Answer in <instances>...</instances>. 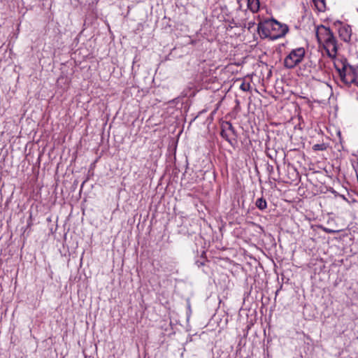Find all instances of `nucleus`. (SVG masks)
I'll return each instance as SVG.
<instances>
[{"label":"nucleus","mask_w":358,"mask_h":358,"mask_svg":"<svg viewBox=\"0 0 358 358\" xmlns=\"http://www.w3.org/2000/svg\"><path fill=\"white\" fill-rule=\"evenodd\" d=\"M240 89L243 92H248L250 90V85L249 83L242 82Z\"/></svg>","instance_id":"obj_8"},{"label":"nucleus","mask_w":358,"mask_h":358,"mask_svg":"<svg viewBox=\"0 0 358 358\" xmlns=\"http://www.w3.org/2000/svg\"><path fill=\"white\" fill-rule=\"evenodd\" d=\"M324 230L325 231H327V233H329V234H332V233L336 232V231H334V230H331V229H324Z\"/></svg>","instance_id":"obj_14"},{"label":"nucleus","mask_w":358,"mask_h":358,"mask_svg":"<svg viewBox=\"0 0 358 358\" xmlns=\"http://www.w3.org/2000/svg\"><path fill=\"white\" fill-rule=\"evenodd\" d=\"M259 0H248V8L253 13H257L259 9Z\"/></svg>","instance_id":"obj_6"},{"label":"nucleus","mask_w":358,"mask_h":358,"mask_svg":"<svg viewBox=\"0 0 358 358\" xmlns=\"http://www.w3.org/2000/svg\"><path fill=\"white\" fill-rule=\"evenodd\" d=\"M258 32L266 38L275 40L284 36L288 31V27L274 19L259 22L257 26Z\"/></svg>","instance_id":"obj_1"},{"label":"nucleus","mask_w":358,"mask_h":358,"mask_svg":"<svg viewBox=\"0 0 358 358\" xmlns=\"http://www.w3.org/2000/svg\"><path fill=\"white\" fill-rule=\"evenodd\" d=\"M221 135L223 138H224L227 141H229V139L228 138V135L227 132L224 130H222L221 132Z\"/></svg>","instance_id":"obj_12"},{"label":"nucleus","mask_w":358,"mask_h":358,"mask_svg":"<svg viewBox=\"0 0 358 358\" xmlns=\"http://www.w3.org/2000/svg\"><path fill=\"white\" fill-rule=\"evenodd\" d=\"M316 36L320 44L326 50L327 55L335 58L338 50L337 41L329 28L321 25L317 28Z\"/></svg>","instance_id":"obj_2"},{"label":"nucleus","mask_w":358,"mask_h":358,"mask_svg":"<svg viewBox=\"0 0 358 358\" xmlns=\"http://www.w3.org/2000/svg\"><path fill=\"white\" fill-rule=\"evenodd\" d=\"M326 149V146L324 143L322 144H315L313 145L314 150H324Z\"/></svg>","instance_id":"obj_9"},{"label":"nucleus","mask_w":358,"mask_h":358,"mask_svg":"<svg viewBox=\"0 0 358 358\" xmlns=\"http://www.w3.org/2000/svg\"><path fill=\"white\" fill-rule=\"evenodd\" d=\"M255 25V22H249L248 24H247V28L248 30H250Z\"/></svg>","instance_id":"obj_11"},{"label":"nucleus","mask_w":358,"mask_h":358,"mask_svg":"<svg viewBox=\"0 0 358 358\" xmlns=\"http://www.w3.org/2000/svg\"><path fill=\"white\" fill-rule=\"evenodd\" d=\"M339 36L344 41H349L351 37V28L348 26H343L340 27L339 30Z\"/></svg>","instance_id":"obj_5"},{"label":"nucleus","mask_w":358,"mask_h":358,"mask_svg":"<svg viewBox=\"0 0 358 358\" xmlns=\"http://www.w3.org/2000/svg\"><path fill=\"white\" fill-rule=\"evenodd\" d=\"M306 50L300 47L292 49L284 59V66L287 69H293L300 64L304 59Z\"/></svg>","instance_id":"obj_4"},{"label":"nucleus","mask_w":358,"mask_h":358,"mask_svg":"<svg viewBox=\"0 0 358 358\" xmlns=\"http://www.w3.org/2000/svg\"><path fill=\"white\" fill-rule=\"evenodd\" d=\"M255 204H256V206L259 210H262L266 209V207H267V203H266V200L264 199H263L262 197L258 199L256 201V203Z\"/></svg>","instance_id":"obj_7"},{"label":"nucleus","mask_w":358,"mask_h":358,"mask_svg":"<svg viewBox=\"0 0 358 358\" xmlns=\"http://www.w3.org/2000/svg\"><path fill=\"white\" fill-rule=\"evenodd\" d=\"M334 66L338 73L341 80L347 86L351 87L353 76H358V66L350 65L345 59H336Z\"/></svg>","instance_id":"obj_3"},{"label":"nucleus","mask_w":358,"mask_h":358,"mask_svg":"<svg viewBox=\"0 0 358 358\" xmlns=\"http://www.w3.org/2000/svg\"><path fill=\"white\" fill-rule=\"evenodd\" d=\"M352 86H356V87H358V76H353L352 77Z\"/></svg>","instance_id":"obj_10"},{"label":"nucleus","mask_w":358,"mask_h":358,"mask_svg":"<svg viewBox=\"0 0 358 358\" xmlns=\"http://www.w3.org/2000/svg\"><path fill=\"white\" fill-rule=\"evenodd\" d=\"M227 125L228 126L229 129L231 130L234 133V128H233L231 124L227 122Z\"/></svg>","instance_id":"obj_13"}]
</instances>
